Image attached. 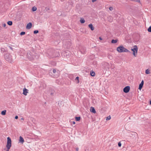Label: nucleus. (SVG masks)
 I'll list each match as a JSON object with an SVG mask.
<instances>
[{"label": "nucleus", "instance_id": "a19ab883", "mask_svg": "<svg viewBox=\"0 0 151 151\" xmlns=\"http://www.w3.org/2000/svg\"><path fill=\"white\" fill-rule=\"evenodd\" d=\"M136 1L138 2H140V0H136Z\"/></svg>", "mask_w": 151, "mask_h": 151}, {"label": "nucleus", "instance_id": "37998d69", "mask_svg": "<svg viewBox=\"0 0 151 151\" xmlns=\"http://www.w3.org/2000/svg\"><path fill=\"white\" fill-rule=\"evenodd\" d=\"M75 122H74V121H73V124H75Z\"/></svg>", "mask_w": 151, "mask_h": 151}, {"label": "nucleus", "instance_id": "4468645a", "mask_svg": "<svg viewBox=\"0 0 151 151\" xmlns=\"http://www.w3.org/2000/svg\"><path fill=\"white\" fill-rule=\"evenodd\" d=\"M88 26L89 28L92 31L94 30V28L92 24H89Z\"/></svg>", "mask_w": 151, "mask_h": 151}, {"label": "nucleus", "instance_id": "de8ad7c7", "mask_svg": "<svg viewBox=\"0 0 151 151\" xmlns=\"http://www.w3.org/2000/svg\"><path fill=\"white\" fill-rule=\"evenodd\" d=\"M137 133L136 132H134V134H137Z\"/></svg>", "mask_w": 151, "mask_h": 151}, {"label": "nucleus", "instance_id": "f704fd0d", "mask_svg": "<svg viewBox=\"0 0 151 151\" xmlns=\"http://www.w3.org/2000/svg\"><path fill=\"white\" fill-rule=\"evenodd\" d=\"M52 71L53 73H55L56 72V70L55 69H53L52 70Z\"/></svg>", "mask_w": 151, "mask_h": 151}, {"label": "nucleus", "instance_id": "f03ea898", "mask_svg": "<svg viewBox=\"0 0 151 151\" xmlns=\"http://www.w3.org/2000/svg\"><path fill=\"white\" fill-rule=\"evenodd\" d=\"M26 56L30 60H33L35 57V52L33 51H31L29 50L27 51Z\"/></svg>", "mask_w": 151, "mask_h": 151}, {"label": "nucleus", "instance_id": "cd10ccee", "mask_svg": "<svg viewBox=\"0 0 151 151\" xmlns=\"http://www.w3.org/2000/svg\"><path fill=\"white\" fill-rule=\"evenodd\" d=\"M50 10L49 8L46 7H45V9L43 11H44V12H46L48 10Z\"/></svg>", "mask_w": 151, "mask_h": 151}, {"label": "nucleus", "instance_id": "6e6552de", "mask_svg": "<svg viewBox=\"0 0 151 151\" xmlns=\"http://www.w3.org/2000/svg\"><path fill=\"white\" fill-rule=\"evenodd\" d=\"M130 89V87L129 86H127L125 87L123 89V91L126 93L129 92Z\"/></svg>", "mask_w": 151, "mask_h": 151}, {"label": "nucleus", "instance_id": "7c9ffc66", "mask_svg": "<svg viewBox=\"0 0 151 151\" xmlns=\"http://www.w3.org/2000/svg\"><path fill=\"white\" fill-rule=\"evenodd\" d=\"M39 32V31L38 30H35L34 31L33 33L34 34H36Z\"/></svg>", "mask_w": 151, "mask_h": 151}, {"label": "nucleus", "instance_id": "4be33fe9", "mask_svg": "<svg viewBox=\"0 0 151 151\" xmlns=\"http://www.w3.org/2000/svg\"><path fill=\"white\" fill-rule=\"evenodd\" d=\"M7 24L9 26H12V24L13 23L12 21H9L7 22Z\"/></svg>", "mask_w": 151, "mask_h": 151}, {"label": "nucleus", "instance_id": "f3484780", "mask_svg": "<svg viewBox=\"0 0 151 151\" xmlns=\"http://www.w3.org/2000/svg\"><path fill=\"white\" fill-rule=\"evenodd\" d=\"M108 20L110 22H111L112 21V17L110 16H109L108 17Z\"/></svg>", "mask_w": 151, "mask_h": 151}, {"label": "nucleus", "instance_id": "a878e982", "mask_svg": "<svg viewBox=\"0 0 151 151\" xmlns=\"http://www.w3.org/2000/svg\"><path fill=\"white\" fill-rule=\"evenodd\" d=\"M145 73L147 74L150 73V71L148 69H147L146 70Z\"/></svg>", "mask_w": 151, "mask_h": 151}, {"label": "nucleus", "instance_id": "393cba45", "mask_svg": "<svg viewBox=\"0 0 151 151\" xmlns=\"http://www.w3.org/2000/svg\"><path fill=\"white\" fill-rule=\"evenodd\" d=\"M37 7L34 6L32 7V10L33 12H35L37 10Z\"/></svg>", "mask_w": 151, "mask_h": 151}, {"label": "nucleus", "instance_id": "b1692460", "mask_svg": "<svg viewBox=\"0 0 151 151\" xmlns=\"http://www.w3.org/2000/svg\"><path fill=\"white\" fill-rule=\"evenodd\" d=\"M80 51L81 53L84 54L86 52V48H84L83 50H81Z\"/></svg>", "mask_w": 151, "mask_h": 151}, {"label": "nucleus", "instance_id": "20e7f679", "mask_svg": "<svg viewBox=\"0 0 151 151\" xmlns=\"http://www.w3.org/2000/svg\"><path fill=\"white\" fill-rule=\"evenodd\" d=\"M12 146V141L9 137L7 138V142L6 145V151H9Z\"/></svg>", "mask_w": 151, "mask_h": 151}, {"label": "nucleus", "instance_id": "a18cd8bd", "mask_svg": "<svg viewBox=\"0 0 151 151\" xmlns=\"http://www.w3.org/2000/svg\"><path fill=\"white\" fill-rule=\"evenodd\" d=\"M150 105H151V100H150Z\"/></svg>", "mask_w": 151, "mask_h": 151}, {"label": "nucleus", "instance_id": "423d86ee", "mask_svg": "<svg viewBox=\"0 0 151 151\" xmlns=\"http://www.w3.org/2000/svg\"><path fill=\"white\" fill-rule=\"evenodd\" d=\"M4 57L6 61H9L12 59L11 56L9 53H6L5 54Z\"/></svg>", "mask_w": 151, "mask_h": 151}, {"label": "nucleus", "instance_id": "7ed1b4c3", "mask_svg": "<svg viewBox=\"0 0 151 151\" xmlns=\"http://www.w3.org/2000/svg\"><path fill=\"white\" fill-rule=\"evenodd\" d=\"M117 51L120 53L123 52H130L127 49L125 48L122 45H120L117 48Z\"/></svg>", "mask_w": 151, "mask_h": 151}, {"label": "nucleus", "instance_id": "72a5a7b5", "mask_svg": "<svg viewBox=\"0 0 151 151\" xmlns=\"http://www.w3.org/2000/svg\"><path fill=\"white\" fill-rule=\"evenodd\" d=\"M2 26L4 27H6V24L4 23L2 24Z\"/></svg>", "mask_w": 151, "mask_h": 151}, {"label": "nucleus", "instance_id": "dca6fc26", "mask_svg": "<svg viewBox=\"0 0 151 151\" xmlns=\"http://www.w3.org/2000/svg\"><path fill=\"white\" fill-rule=\"evenodd\" d=\"M90 75L92 76H94L95 75V73L94 72L93 70H91L90 72Z\"/></svg>", "mask_w": 151, "mask_h": 151}, {"label": "nucleus", "instance_id": "4c0bfd02", "mask_svg": "<svg viewBox=\"0 0 151 151\" xmlns=\"http://www.w3.org/2000/svg\"><path fill=\"white\" fill-rule=\"evenodd\" d=\"M97 1V0H92V2L93 3L95 2L96 1Z\"/></svg>", "mask_w": 151, "mask_h": 151}, {"label": "nucleus", "instance_id": "473e14b6", "mask_svg": "<svg viewBox=\"0 0 151 151\" xmlns=\"http://www.w3.org/2000/svg\"><path fill=\"white\" fill-rule=\"evenodd\" d=\"M109 9L110 11H112L113 9V8L112 7L110 6L109 7Z\"/></svg>", "mask_w": 151, "mask_h": 151}, {"label": "nucleus", "instance_id": "f8f14e48", "mask_svg": "<svg viewBox=\"0 0 151 151\" xmlns=\"http://www.w3.org/2000/svg\"><path fill=\"white\" fill-rule=\"evenodd\" d=\"M19 142H20L22 144H23L24 142V139L21 136H20V137H19Z\"/></svg>", "mask_w": 151, "mask_h": 151}, {"label": "nucleus", "instance_id": "c85d7f7f", "mask_svg": "<svg viewBox=\"0 0 151 151\" xmlns=\"http://www.w3.org/2000/svg\"><path fill=\"white\" fill-rule=\"evenodd\" d=\"M25 34V32H22L20 33V35L21 36L24 35Z\"/></svg>", "mask_w": 151, "mask_h": 151}, {"label": "nucleus", "instance_id": "5701e85b", "mask_svg": "<svg viewBox=\"0 0 151 151\" xmlns=\"http://www.w3.org/2000/svg\"><path fill=\"white\" fill-rule=\"evenodd\" d=\"M79 77L78 76H77L76 77L75 79V81H76L77 82V83H78L79 82Z\"/></svg>", "mask_w": 151, "mask_h": 151}, {"label": "nucleus", "instance_id": "ea45409f", "mask_svg": "<svg viewBox=\"0 0 151 151\" xmlns=\"http://www.w3.org/2000/svg\"><path fill=\"white\" fill-rule=\"evenodd\" d=\"M9 47L11 50H13V48L12 47L10 46H9Z\"/></svg>", "mask_w": 151, "mask_h": 151}, {"label": "nucleus", "instance_id": "e433bc0d", "mask_svg": "<svg viewBox=\"0 0 151 151\" xmlns=\"http://www.w3.org/2000/svg\"><path fill=\"white\" fill-rule=\"evenodd\" d=\"M18 117L17 116H16L15 117V118L16 119H18Z\"/></svg>", "mask_w": 151, "mask_h": 151}, {"label": "nucleus", "instance_id": "a211bd4d", "mask_svg": "<svg viewBox=\"0 0 151 151\" xmlns=\"http://www.w3.org/2000/svg\"><path fill=\"white\" fill-rule=\"evenodd\" d=\"M80 21L81 23V24H83L85 22V20L83 18H81Z\"/></svg>", "mask_w": 151, "mask_h": 151}, {"label": "nucleus", "instance_id": "ddd939ff", "mask_svg": "<svg viewBox=\"0 0 151 151\" xmlns=\"http://www.w3.org/2000/svg\"><path fill=\"white\" fill-rule=\"evenodd\" d=\"M90 111L91 112H92L94 114L96 113V111H95L94 108L93 107H91L90 109Z\"/></svg>", "mask_w": 151, "mask_h": 151}, {"label": "nucleus", "instance_id": "2eb2a0df", "mask_svg": "<svg viewBox=\"0 0 151 151\" xmlns=\"http://www.w3.org/2000/svg\"><path fill=\"white\" fill-rule=\"evenodd\" d=\"M118 40L117 39L114 40L112 39L111 40V43L113 44L116 43L117 42Z\"/></svg>", "mask_w": 151, "mask_h": 151}, {"label": "nucleus", "instance_id": "0eeeda50", "mask_svg": "<svg viewBox=\"0 0 151 151\" xmlns=\"http://www.w3.org/2000/svg\"><path fill=\"white\" fill-rule=\"evenodd\" d=\"M70 52L68 51L67 52H63L61 53L62 55L64 57H66L67 58H69L70 56L69 54Z\"/></svg>", "mask_w": 151, "mask_h": 151}, {"label": "nucleus", "instance_id": "c756f323", "mask_svg": "<svg viewBox=\"0 0 151 151\" xmlns=\"http://www.w3.org/2000/svg\"><path fill=\"white\" fill-rule=\"evenodd\" d=\"M147 30L148 32H151V25L148 28Z\"/></svg>", "mask_w": 151, "mask_h": 151}, {"label": "nucleus", "instance_id": "49530a36", "mask_svg": "<svg viewBox=\"0 0 151 151\" xmlns=\"http://www.w3.org/2000/svg\"><path fill=\"white\" fill-rule=\"evenodd\" d=\"M2 28V27H1L0 26V30Z\"/></svg>", "mask_w": 151, "mask_h": 151}, {"label": "nucleus", "instance_id": "c9c22d12", "mask_svg": "<svg viewBox=\"0 0 151 151\" xmlns=\"http://www.w3.org/2000/svg\"><path fill=\"white\" fill-rule=\"evenodd\" d=\"M1 51H4V48H1Z\"/></svg>", "mask_w": 151, "mask_h": 151}, {"label": "nucleus", "instance_id": "aec40b11", "mask_svg": "<svg viewBox=\"0 0 151 151\" xmlns=\"http://www.w3.org/2000/svg\"><path fill=\"white\" fill-rule=\"evenodd\" d=\"M81 117L80 116L76 117L75 118V120L76 121H79L81 119Z\"/></svg>", "mask_w": 151, "mask_h": 151}, {"label": "nucleus", "instance_id": "2f4dec72", "mask_svg": "<svg viewBox=\"0 0 151 151\" xmlns=\"http://www.w3.org/2000/svg\"><path fill=\"white\" fill-rule=\"evenodd\" d=\"M122 145V144L120 142H119L118 143V146L119 147H121Z\"/></svg>", "mask_w": 151, "mask_h": 151}, {"label": "nucleus", "instance_id": "1a4fd4ad", "mask_svg": "<svg viewBox=\"0 0 151 151\" xmlns=\"http://www.w3.org/2000/svg\"><path fill=\"white\" fill-rule=\"evenodd\" d=\"M144 83V81L143 80H142L141 83L139 84L138 89L141 90L142 88Z\"/></svg>", "mask_w": 151, "mask_h": 151}, {"label": "nucleus", "instance_id": "c03bdc74", "mask_svg": "<svg viewBox=\"0 0 151 151\" xmlns=\"http://www.w3.org/2000/svg\"><path fill=\"white\" fill-rule=\"evenodd\" d=\"M21 120H24V119L23 118H21Z\"/></svg>", "mask_w": 151, "mask_h": 151}, {"label": "nucleus", "instance_id": "9b49d317", "mask_svg": "<svg viewBox=\"0 0 151 151\" xmlns=\"http://www.w3.org/2000/svg\"><path fill=\"white\" fill-rule=\"evenodd\" d=\"M28 90L26 88H24L23 89V94L25 95L26 96L27 95V93H28Z\"/></svg>", "mask_w": 151, "mask_h": 151}, {"label": "nucleus", "instance_id": "6ab92c4d", "mask_svg": "<svg viewBox=\"0 0 151 151\" xmlns=\"http://www.w3.org/2000/svg\"><path fill=\"white\" fill-rule=\"evenodd\" d=\"M51 93H50V95L52 96H53L54 95V94L55 93V91L53 89H51Z\"/></svg>", "mask_w": 151, "mask_h": 151}, {"label": "nucleus", "instance_id": "79ce46f5", "mask_svg": "<svg viewBox=\"0 0 151 151\" xmlns=\"http://www.w3.org/2000/svg\"><path fill=\"white\" fill-rule=\"evenodd\" d=\"M78 149H79V148H78V147H77L76 149V150H77V151H78Z\"/></svg>", "mask_w": 151, "mask_h": 151}, {"label": "nucleus", "instance_id": "bb28decb", "mask_svg": "<svg viewBox=\"0 0 151 151\" xmlns=\"http://www.w3.org/2000/svg\"><path fill=\"white\" fill-rule=\"evenodd\" d=\"M111 119V117L110 115L106 117V120H109Z\"/></svg>", "mask_w": 151, "mask_h": 151}, {"label": "nucleus", "instance_id": "58836bf2", "mask_svg": "<svg viewBox=\"0 0 151 151\" xmlns=\"http://www.w3.org/2000/svg\"><path fill=\"white\" fill-rule=\"evenodd\" d=\"M99 39L100 40H102L103 39L101 37H99Z\"/></svg>", "mask_w": 151, "mask_h": 151}, {"label": "nucleus", "instance_id": "39448f33", "mask_svg": "<svg viewBox=\"0 0 151 151\" xmlns=\"http://www.w3.org/2000/svg\"><path fill=\"white\" fill-rule=\"evenodd\" d=\"M132 47L133 48H132L131 50L133 52V54L134 56L136 57L137 56L138 48L136 45Z\"/></svg>", "mask_w": 151, "mask_h": 151}, {"label": "nucleus", "instance_id": "9d476101", "mask_svg": "<svg viewBox=\"0 0 151 151\" xmlns=\"http://www.w3.org/2000/svg\"><path fill=\"white\" fill-rule=\"evenodd\" d=\"M32 26V23L31 22H29L27 24V25L26 27V29H30L31 28Z\"/></svg>", "mask_w": 151, "mask_h": 151}, {"label": "nucleus", "instance_id": "412c9836", "mask_svg": "<svg viewBox=\"0 0 151 151\" xmlns=\"http://www.w3.org/2000/svg\"><path fill=\"white\" fill-rule=\"evenodd\" d=\"M6 110H4L2 111L1 112V114L3 115H4L6 114Z\"/></svg>", "mask_w": 151, "mask_h": 151}, {"label": "nucleus", "instance_id": "f257e3e1", "mask_svg": "<svg viewBox=\"0 0 151 151\" xmlns=\"http://www.w3.org/2000/svg\"><path fill=\"white\" fill-rule=\"evenodd\" d=\"M49 56L52 58H55L60 56L59 51L51 49L50 50L48 54Z\"/></svg>", "mask_w": 151, "mask_h": 151}]
</instances>
